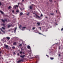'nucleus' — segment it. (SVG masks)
Wrapping results in <instances>:
<instances>
[{"label":"nucleus","instance_id":"1","mask_svg":"<svg viewBox=\"0 0 63 63\" xmlns=\"http://www.w3.org/2000/svg\"><path fill=\"white\" fill-rule=\"evenodd\" d=\"M0 30H1V31H2V32H3V33H2V34H5V31H3V30H2V29H0Z\"/></svg>","mask_w":63,"mask_h":63},{"label":"nucleus","instance_id":"2","mask_svg":"<svg viewBox=\"0 0 63 63\" xmlns=\"http://www.w3.org/2000/svg\"><path fill=\"white\" fill-rule=\"evenodd\" d=\"M35 15L36 16V18H40V17L39 16H38L37 15L35 14Z\"/></svg>","mask_w":63,"mask_h":63},{"label":"nucleus","instance_id":"3","mask_svg":"<svg viewBox=\"0 0 63 63\" xmlns=\"http://www.w3.org/2000/svg\"><path fill=\"white\" fill-rule=\"evenodd\" d=\"M16 42H14L13 43V45H14V46H16Z\"/></svg>","mask_w":63,"mask_h":63},{"label":"nucleus","instance_id":"4","mask_svg":"<svg viewBox=\"0 0 63 63\" xmlns=\"http://www.w3.org/2000/svg\"><path fill=\"white\" fill-rule=\"evenodd\" d=\"M30 8L31 10H32V8H33V7H32V6H30Z\"/></svg>","mask_w":63,"mask_h":63},{"label":"nucleus","instance_id":"5","mask_svg":"<svg viewBox=\"0 0 63 63\" xmlns=\"http://www.w3.org/2000/svg\"><path fill=\"white\" fill-rule=\"evenodd\" d=\"M25 56V55H23V56H20V57H22V58H23Z\"/></svg>","mask_w":63,"mask_h":63},{"label":"nucleus","instance_id":"6","mask_svg":"<svg viewBox=\"0 0 63 63\" xmlns=\"http://www.w3.org/2000/svg\"><path fill=\"white\" fill-rule=\"evenodd\" d=\"M27 47L29 49H31V48H30V46H28Z\"/></svg>","mask_w":63,"mask_h":63},{"label":"nucleus","instance_id":"7","mask_svg":"<svg viewBox=\"0 0 63 63\" xmlns=\"http://www.w3.org/2000/svg\"><path fill=\"white\" fill-rule=\"evenodd\" d=\"M16 29H17V28L16 27L15 28V30H14V32L15 33H16Z\"/></svg>","mask_w":63,"mask_h":63},{"label":"nucleus","instance_id":"8","mask_svg":"<svg viewBox=\"0 0 63 63\" xmlns=\"http://www.w3.org/2000/svg\"><path fill=\"white\" fill-rule=\"evenodd\" d=\"M6 38L7 39H8V40H9V39H10V38L9 37H7Z\"/></svg>","mask_w":63,"mask_h":63},{"label":"nucleus","instance_id":"9","mask_svg":"<svg viewBox=\"0 0 63 63\" xmlns=\"http://www.w3.org/2000/svg\"><path fill=\"white\" fill-rule=\"evenodd\" d=\"M0 12L2 14H4V13L3 12H2V11H0Z\"/></svg>","mask_w":63,"mask_h":63},{"label":"nucleus","instance_id":"10","mask_svg":"<svg viewBox=\"0 0 63 63\" xmlns=\"http://www.w3.org/2000/svg\"><path fill=\"white\" fill-rule=\"evenodd\" d=\"M14 7H15V9H16V7H18V6L17 5H16Z\"/></svg>","mask_w":63,"mask_h":63},{"label":"nucleus","instance_id":"11","mask_svg":"<svg viewBox=\"0 0 63 63\" xmlns=\"http://www.w3.org/2000/svg\"><path fill=\"white\" fill-rule=\"evenodd\" d=\"M5 47H6V48H7L8 47V45H5Z\"/></svg>","mask_w":63,"mask_h":63},{"label":"nucleus","instance_id":"12","mask_svg":"<svg viewBox=\"0 0 63 63\" xmlns=\"http://www.w3.org/2000/svg\"><path fill=\"white\" fill-rule=\"evenodd\" d=\"M37 24L38 25H39L40 24V22H38L37 23Z\"/></svg>","mask_w":63,"mask_h":63},{"label":"nucleus","instance_id":"13","mask_svg":"<svg viewBox=\"0 0 63 63\" xmlns=\"http://www.w3.org/2000/svg\"><path fill=\"white\" fill-rule=\"evenodd\" d=\"M26 28V27H23L22 28V30L23 29H25V28Z\"/></svg>","mask_w":63,"mask_h":63},{"label":"nucleus","instance_id":"14","mask_svg":"<svg viewBox=\"0 0 63 63\" xmlns=\"http://www.w3.org/2000/svg\"><path fill=\"white\" fill-rule=\"evenodd\" d=\"M50 59H51V60H53V59H54V58H50Z\"/></svg>","mask_w":63,"mask_h":63},{"label":"nucleus","instance_id":"15","mask_svg":"<svg viewBox=\"0 0 63 63\" xmlns=\"http://www.w3.org/2000/svg\"><path fill=\"white\" fill-rule=\"evenodd\" d=\"M1 20L2 21V22H5V20H3V19H2Z\"/></svg>","mask_w":63,"mask_h":63},{"label":"nucleus","instance_id":"16","mask_svg":"<svg viewBox=\"0 0 63 63\" xmlns=\"http://www.w3.org/2000/svg\"><path fill=\"white\" fill-rule=\"evenodd\" d=\"M21 27H22V26L21 25H20L19 26V28H21Z\"/></svg>","mask_w":63,"mask_h":63},{"label":"nucleus","instance_id":"17","mask_svg":"<svg viewBox=\"0 0 63 63\" xmlns=\"http://www.w3.org/2000/svg\"><path fill=\"white\" fill-rule=\"evenodd\" d=\"M21 61H20V60H19L18 61V63H19V62H21Z\"/></svg>","mask_w":63,"mask_h":63},{"label":"nucleus","instance_id":"18","mask_svg":"<svg viewBox=\"0 0 63 63\" xmlns=\"http://www.w3.org/2000/svg\"><path fill=\"white\" fill-rule=\"evenodd\" d=\"M11 7L10 6H9L8 7V9H11Z\"/></svg>","mask_w":63,"mask_h":63},{"label":"nucleus","instance_id":"19","mask_svg":"<svg viewBox=\"0 0 63 63\" xmlns=\"http://www.w3.org/2000/svg\"><path fill=\"white\" fill-rule=\"evenodd\" d=\"M12 48H13V49H15V47H12Z\"/></svg>","mask_w":63,"mask_h":63},{"label":"nucleus","instance_id":"20","mask_svg":"<svg viewBox=\"0 0 63 63\" xmlns=\"http://www.w3.org/2000/svg\"><path fill=\"white\" fill-rule=\"evenodd\" d=\"M50 15L52 16H53V15H54V14H51Z\"/></svg>","mask_w":63,"mask_h":63},{"label":"nucleus","instance_id":"21","mask_svg":"<svg viewBox=\"0 0 63 63\" xmlns=\"http://www.w3.org/2000/svg\"><path fill=\"white\" fill-rule=\"evenodd\" d=\"M23 14V13H20V15H22Z\"/></svg>","mask_w":63,"mask_h":63},{"label":"nucleus","instance_id":"22","mask_svg":"<svg viewBox=\"0 0 63 63\" xmlns=\"http://www.w3.org/2000/svg\"><path fill=\"white\" fill-rule=\"evenodd\" d=\"M22 53V51H20V54H21Z\"/></svg>","mask_w":63,"mask_h":63},{"label":"nucleus","instance_id":"23","mask_svg":"<svg viewBox=\"0 0 63 63\" xmlns=\"http://www.w3.org/2000/svg\"><path fill=\"white\" fill-rule=\"evenodd\" d=\"M11 27V25H8V28H9V27Z\"/></svg>","mask_w":63,"mask_h":63},{"label":"nucleus","instance_id":"24","mask_svg":"<svg viewBox=\"0 0 63 63\" xmlns=\"http://www.w3.org/2000/svg\"><path fill=\"white\" fill-rule=\"evenodd\" d=\"M35 29V27H33L32 28V30H34V29Z\"/></svg>","mask_w":63,"mask_h":63},{"label":"nucleus","instance_id":"25","mask_svg":"<svg viewBox=\"0 0 63 63\" xmlns=\"http://www.w3.org/2000/svg\"><path fill=\"white\" fill-rule=\"evenodd\" d=\"M2 29H4V30L5 29V28L4 27H2Z\"/></svg>","mask_w":63,"mask_h":63},{"label":"nucleus","instance_id":"26","mask_svg":"<svg viewBox=\"0 0 63 63\" xmlns=\"http://www.w3.org/2000/svg\"><path fill=\"white\" fill-rule=\"evenodd\" d=\"M18 12H19V10H17L16 11V12L17 13H18Z\"/></svg>","mask_w":63,"mask_h":63},{"label":"nucleus","instance_id":"27","mask_svg":"<svg viewBox=\"0 0 63 63\" xmlns=\"http://www.w3.org/2000/svg\"><path fill=\"white\" fill-rule=\"evenodd\" d=\"M12 12L13 13H14V10H12Z\"/></svg>","mask_w":63,"mask_h":63},{"label":"nucleus","instance_id":"28","mask_svg":"<svg viewBox=\"0 0 63 63\" xmlns=\"http://www.w3.org/2000/svg\"><path fill=\"white\" fill-rule=\"evenodd\" d=\"M22 46V45L21 44H20L19 45V46L20 47H21Z\"/></svg>","mask_w":63,"mask_h":63},{"label":"nucleus","instance_id":"29","mask_svg":"<svg viewBox=\"0 0 63 63\" xmlns=\"http://www.w3.org/2000/svg\"><path fill=\"white\" fill-rule=\"evenodd\" d=\"M39 34H40V35H43V34H42L40 32H39Z\"/></svg>","mask_w":63,"mask_h":63},{"label":"nucleus","instance_id":"30","mask_svg":"<svg viewBox=\"0 0 63 63\" xmlns=\"http://www.w3.org/2000/svg\"><path fill=\"white\" fill-rule=\"evenodd\" d=\"M49 1L50 2H52V0H49Z\"/></svg>","mask_w":63,"mask_h":63},{"label":"nucleus","instance_id":"31","mask_svg":"<svg viewBox=\"0 0 63 63\" xmlns=\"http://www.w3.org/2000/svg\"><path fill=\"white\" fill-rule=\"evenodd\" d=\"M46 56H47V57H49V56H48L47 55H46Z\"/></svg>","mask_w":63,"mask_h":63},{"label":"nucleus","instance_id":"32","mask_svg":"<svg viewBox=\"0 0 63 63\" xmlns=\"http://www.w3.org/2000/svg\"><path fill=\"white\" fill-rule=\"evenodd\" d=\"M27 16H29V13H28V14H27Z\"/></svg>","mask_w":63,"mask_h":63},{"label":"nucleus","instance_id":"33","mask_svg":"<svg viewBox=\"0 0 63 63\" xmlns=\"http://www.w3.org/2000/svg\"><path fill=\"white\" fill-rule=\"evenodd\" d=\"M2 5V4H1V2L0 1V5Z\"/></svg>","mask_w":63,"mask_h":63},{"label":"nucleus","instance_id":"34","mask_svg":"<svg viewBox=\"0 0 63 63\" xmlns=\"http://www.w3.org/2000/svg\"><path fill=\"white\" fill-rule=\"evenodd\" d=\"M43 16V15L42 14H41V16Z\"/></svg>","mask_w":63,"mask_h":63},{"label":"nucleus","instance_id":"35","mask_svg":"<svg viewBox=\"0 0 63 63\" xmlns=\"http://www.w3.org/2000/svg\"><path fill=\"white\" fill-rule=\"evenodd\" d=\"M63 30V28H62V29L61 30L62 31V30Z\"/></svg>","mask_w":63,"mask_h":63},{"label":"nucleus","instance_id":"36","mask_svg":"<svg viewBox=\"0 0 63 63\" xmlns=\"http://www.w3.org/2000/svg\"><path fill=\"white\" fill-rule=\"evenodd\" d=\"M59 56H60V54H59Z\"/></svg>","mask_w":63,"mask_h":63},{"label":"nucleus","instance_id":"37","mask_svg":"<svg viewBox=\"0 0 63 63\" xmlns=\"http://www.w3.org/2000/svg\"><path fill=\"white\" fill-rule=\"evenodd\" d=\"M16 54V53L15 52L13 53V54Z\"/></svg>","mask_w":63,"mask_h":63},{"label":"nucleus","instance_id":"38","mask_svg":"<svg viewBox=\"0 0 63 63\" xmlns=\"http://www.w3.org/2000/svg\"><path fill=\"white\" fill-rule=\"evenodd\" d=\"M5 21H7V19H5Z\"/></svg>","mask_w":63,"mask_h":63},{"label":"nucleus","instance_id":"39","mask_svg":"<svg viewBox=\"0 0 63 63\" xmlns=\"http://www.w3.org/2000/svg\"><path fill=\"white\" fill-rule=\"evenodd\" d=\"M3 26H5V24H3Z\"/></svg>","mask_w":63,"mask_h":63},{"label":"nucleus","instance_id":"40","mask_svg":"<svg viewBox=\"0 0 63 63\" xmlns=\"http://www.w3.org/2000/svg\"><path fill=\"white\" fill-rule=\"evenodd\" d=\"M39 28H40V30H41V27H40Z\"/></svg>","mask_w":63,"mask_h":63},{"label":"nucleus","instance_id":"41","mask_svg":"<svg viewBox=\"0 0 63 63\" xmlns=\"http://www.w3.org/2000/svg\"><path fill=\"white\" fill-rule=\"evenodd\" d=\"M24 0H22V2H24Z\"/></svg>","mask_w":63,"mask_h":63},{"label":"nucleus","instance_id":"42","mask_svg":"<svg viewBox=\"0 0 63 63\" xmlns=\"http://www.w3.org/2000/svg\"><path fill=\"white\" fill-rule=\"evenodd\" d=\"M17 55H19V53H17Z\"/></svg>","mask_w":63,"mask_h":63},{"label":"nucleus","instance_id":"43","mask_svg":"<svg viewBox=\"0 0 63 63\" xmlns=\"http://www.w3.org/2000/svg\"><path fill=\"white\" fill-rule=\"evenodd\" d=\"M18 5H19L20 4V3H18Z\"/></svg>","mask_w":63,"mask_h":63},{"label":"nucleus","instance_id":"44","mask_svg":"<svg viewBox=\"0 0 63 63\" xmlns=\"http://www.w3.org/2000/svg\"><path fill=\"white\" fill-rule=\"evenodd\" d=\"M46 18H47V17H46Z\"/></svg>","mask_w":63,"mask_h":63},{"label":"nucleus","instance_id":"45","mask_svg":"<svg viewBox=\"0 0 63 63\" xmlns=\"http://www.w3.org/2000/svg\"><path fill=\"white\" fill-rule=\"evenodd\" d=\"M1 51H0V53H1Z\"/></svg>","mask_w":63,"mask_h":63},{"label":"nucleus","instance_id":"46","mask_svg":"<svg viewBox=\"0 0 63 63\" xmlns=\"http://www.w3.org/2000/svg\"><path fill=\"white\" fill-rule=\"evenodd\" d=\"M1 33V32L0 31V34Z\"/></svg>","mask_w":63,"mask_h":63},{"label":"nucleus","instance_id":"47","mask_svg":"<svg viewBox=\"0 0 63 63\" xmlns=\"http://www.w3.org/2000/svg\"><path fill=\"white\" fill-rule=\"evenodd\" d=\"M57 11H56V13H57Z\"/></svg>","mask_w":63,"mask_h":63},{"label":"nucleus","instance_id":"48","mask_svg":"<svg viewBox=\"0 0 63 63\" xmlns=\"http://www.w3.org/2000/svg\"><path fill=\"white\" fill-rule=\"evenodd\" d=\"M3 39H5V38H3Z\"/></svg>","mask_w":63,"mask_h":63}]
</instances>
